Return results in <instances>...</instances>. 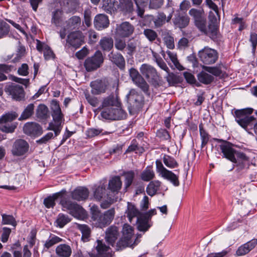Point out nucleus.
I'll return each mask as SVG.
<instances>
[{
  "instance_id": "obj_1",
  "label": "nucleus",
  "mask_w": 257,
  "mask_h": 257,
  "mask_svg": "<svg viewBox=\"0 0 257 257\" xmlns=\"http://www.w3.org/2000/svg\"><path fill=\"white\" fill-rule=\"evenodd\" d=\"M65 190H62L59 192L49 196L44 200V204L48 208H53L55 205V200L61 198L60 204L63 210H69V213L75 218H79L85 215L84 209L75 202L69 200L66 196Z\"/></svg>"
},
{
  "instance_id": "obj_2",
  "label": "nucleus",
  "mask_w": 257,
  "mask_h": 257,
  "mask_svg": "<svg viewBox=\"0 0 257 257\" xmlns=\"http://www.w3.org/2000/svg\"><path fill=\"white\" fill-rule=\"evenodd\" d=\"M215 141L218 143H222L219 147L223 157L235 164L230 171L233 169L235 166L237 167L239 170H242L245 167V162L248 161V158L244 153L235 150L232 148L233 145L229 142L218 139H216Z\"/></svg>"
},
{
  "instance_id": "obj_3",
  "label": "nucleus",
  "mask_w": 257,
  "mask_h": 257,
  "mask_svg": "<svg viewBox=\"0 0 257 257\" xmlns=\"http://www.w3.org/2000/svg\"><path fill=\"white\" fill-rule=\"evenodd\" d=\"M125 213L129 221L132 222L134 217H137L136 223L137 228L140 231L146 232L150 227L149 223L152 216L156 214L155 209H152L145 213H141L134 204L127 202V210Z\"/></svg>"
},
{
  "instance_id": "obj_4",
  "label": "nucleus",
  "mask_w": 257,
  "mask_h": 257,
  "mask_svg": "<svg viewBox=\"0 0 257 257\" xmlns=\"http://www.w3.org/2000/svg\"><path fill=\"white\" fill-rule=\"evenodd\" d=\"M253 111V109L248 107L246 108L237 109L234 111V116L235 121L243 128L248 131L252 128L256 118L250 115Z\"/></svg>"
},
{
  "instance_id": "obj_5",
  "label": "nucleus",
  "mask_w": 257,
  "mask_h": 257,
  "mask_svg": "<svg viewBox=\"0 0 257 257\" xmlns=\"http://www.w3.org/2000/svg\"><path fill=\"white\" fill-rule=\"evenodd\" d=\"M52 110L51 115L53 117V121L49 124L47 130L54 132L55 137L57 136L60 133L62 126V120L63 118V114L62 113L58 101L53 100L51 104Z\"/></svg>"
},
{
  "instance_id": "obj_6",
  "label": "nucleus",
  "mask_w": 257,
  "mask_h": 257,
  "mask_svg": "<svg viewBox=\"0 0 257 257\" xmlns=\"http://www.w3.org/2000/svg\"><path fill=\"white\" fill-rule=\"evenodd\" d=\"M140 70L142 75L155 88L162 85L161 77L153 66L147 64H143L141 65Z\"/></svg>"
},
{
  "instance_id": "obj_7",
  "label": "nucleus",
  "mask_w": 257,
  "mask_h": 257,
  "mask_svg": "<svg viewBox=\"0 0 257 257\" xmlns=\"http://www.w3.org/2000/svg\"><path fill=\"white\" fill-rule=\"evenodd\" d=\"M115 214V210L112 208L103 213L99 211L93 210L92 212V218L96 221L98 226L103 228L109 225L112 221Z\"/></svg>"
},
{
  "instance_id": "obj_8",
  "label": "nucleus",
  "mask_w": 257,
  "mask_h": 257,
  "mask_svg": "<svg viewBox=\"0 0 257 257\" xmlns=\"http://www.w3.org/2000/svg\"><path fill=\"white\" fill-rule=\"evenodd\" d=\"M18 117V114L15 111H11L5 113L0 117V130L6 133H13L17 127V123L11 124H7L9 122L16 119Z\"/></svg>"
},
{
  "instance_id": "obj_9",
  "label": "nucleus",
  "mask_w": 257,
  "mask_h": 257,
  "mask_svg": "<svg viewBox=\"0 0 257 257\" xmlns=\"http://www.w3.org/2000/svg\"><path fill=\"white\" fill-rule=\"evenodd\" d=\"M104 61V57L100 50H97L94 55L87 58L84 62V66L87 72H92L100 68Z\"/></svg>"
},
{
  "instance_id": "obj_10",
  "label": "nucleus",
  "mask_w": 257,
  "mask_h": 257,
  "mask_svg": "<svg viewBox=\"0 0 257 257\" xmlns=\"http://www.w3.org/2000/svg\"><path fill=\"white\" fill-rule=\"evenodd\" d=\"M100 115L101 117L107 120H119L124 118L126 117V113L119 107L112 108H104L101 109Z\"/></svg>"
},
{
  "instance_id": "obj_11",
  "label": "nucleus",
  "mask_w": 257,
  "mask_h": 257,
  "mask_svg": "<svg viewBox=\"0 0 257 257\" xmlns=\"http://www.w3.org/2000/svg\"><path fill=\"white\" fill-rule=\"evenodd\" d=\"M122 236L116 243L117 246L120 248L132 245L133 244V228L130 225L125 224L122 228Z\"/></svg>"
},
{
  "instance_id": "obj_12",
  "label": "nucleus",
  "mask_w": 257,
  "mask_h": 257,
  "mask_svg": "<svg viewBox=\"0 0 257 257\" xmlns=\"http://www.w3.org/2000/svg\"><path fill=\"white\" fill-rule=\"evenodd\" d=\"M126 97L130 112L132 111H136L141 107L143 101V97L135 89H131Z\"/></svg>"
},
{
  "instance_id": "obj_13",
  "label": "nucleus",
  "mask_w": 257,
  "mask_h": 257,
  "mask_svg": "<svg viewBox=\"0 0 257 257\" xmlns=\"http://www.w3.org/2000/svg\"><path fill=\"white\" fill-rule=\"evenodd\" d=\"M129 75L134 83L140 88L145 93L149 95V85L139 71L134 68H131L129 70Z\"/></svg>"
},
{
  "instance_id": "obj_14",
  "label": "nucleus",
  "mask_w": 257,
  "mask_h": 257,
  "mask_svg": "<svg viewBox=\"0 0 257 257\" xmlns=\"http://www.w3.org/2000/svg\"><path fill=\"white\" fill-rule=\"evenodd\" d=\"M200 61L206 65L215 63L218 58V53L214 49L205 48L199 52Z\"/></svg>"
},
{
  "instance_id": "obj_15",
  "label": "nucleus",
  "mask_w": 257,
  "mask_h": 257,
  "mask_svg": "<svg viewBox=\"0 0 257 257\" xmlns=\"http://www.w3.org/2000/svg\"><path fill=\"white\" fill-rule=\"evenodd\" d=\"M84 43V37L80 31H74L69 33L66 39V46L72 47L75 49L79 48Z\"/></svg>"
},
{
  "instance_id": "obj_16",
  "label": "nucleus",
  "mask_w": 257,
  "mask_h": 257,
  "mask_svg": "<svg viewBox=\"0 0 257 257\" xmlns=\"http://www.w3.org/2000/svg\"><path fill=\"white\" fill-rule=\"evenodd\" d=\"M134 27L127 22L117 24L115 29L116 34L121 37L126 38L131 36L134 32Z\"/></svg>"
},
{
  "instance_id": "obj_17",
  "label": "nucleus",
  "mask_w": 257,
  "mask_h": 257,
  "mask_svg": "<svg viewBox=\"0 0 257 257\" xmlns=\"http://www.w3.org/2000/svg\"><path fill=\"white\" fill-rule=\"evenodd\" d=\"M29 148L28 143L23 139H18L14 143L12 153L16 156H21L24 155Z\"/></svg>"
},
{
  "instance_id": "obj_18",
  "label": "nucleus",
  "mask_w": 257,
  "mask_h": 257,
  "mask_svg": "<svg viewBox=\"0 0 257 257\" xmlns=\"http://www.w3.org/2000/svg\"><path fill=\"white\" fill-rule=\"evenodd\" d=\"M95 251L89 252L90 257H108L109 247L107 246L102 240H97Z\"/></svg>"
},
{
  "instance_id": "obj_19",
  "label": "nucleus",
  "mask_w": 257,
  "mask_h": 257,
  "mask_svg": "<svg viewBox=\"0 0 257 257\" xmlns=\"http://www.w3.org/2000/svg\"><path fill=\"white\" fill-rule=\"evenodd\" d=\"M6 91L9 92L16 100H21L25 96L23 87L19 84L12 83L8 86Z\"/></svg>"
},
{
  "instance_id": "obj_20",
  "label": "nucleus",
  "mask_w": 257,
  "mask_h": 257,
  "mask_svg": "<svg viewBox=\"0 0 257 257\" xmlns=\"http://www.w3.org/2000/svg\"><path fill=\"white\" fill-rule=\"evenodd\" d=\"M23 131L25 134L33 137L40 136L43 133L41 125L33 122L26 123L23 127Z\"/></svg>"
},
{
  "instance_id": "obj_21",
  "label": "nucleus",
  "mask_w": 257,
  "mask_h": 257,
  "mask_svg": "<svg viewBox=\"0 0 257 257\" xmlns=\"http://www.w3.org/2000/svg\"><path fill=\"white\" fill-rule=\"evenodd\" d=\"M119 234L118 227L111 225L107 228L105 231V240L108 244L113 246L119 236Z\"/></svg>"
},
{
  "instance_id": "obj_22",
  "label": "nucleus",
  "mask_w": 257,
  "mask_h": 257,
  "mask_svg": "<svg viewBox=\"0 0 257 257\" xmlns=\"http://www.w3.org/2000/svg\"><path fill=\"white\" fill-rule=\"evenodd\" d=\"M90 86L91 93L94 95H98L105 92L107 83L104 80L97 79L91 82Z\"/></svg>"
},
{
  "instance_id": "obj_23",
  "label": "nucleus",
  "mask_w": 257,
  "mask_h": 257,
  "mask_svg": "<svg viewBox=\"0 0 257 257\" xmlns=\"http://www.w3.org/2000/svg\"><path fill=\"white\" fill-rule=\"evenodd\" d=\"M89 192L88 189L84 187H78L71 192V197L73 199L80 201L87 199Z\"/></svg>"
},
{
  "instance_id": "obj_24",
  "label": "nucleus",
  "mask_w": 257,
  "mask_h": 257,
  "mask_svg": "<svg viewBox=\"0 0 257 257\" xmlns=\"http://www.w3.org/2000/svg\"><path fill=\"white\" fill-rule=\"evenodd\" d=\"M109 60L115 64L120 70L125 68V62L123 56L118 52H111L108 55Z\"/></svg>"
},
{
  "instance_id": "obj_25",
  "label": "nucleus",
  "mask_w": 257,
  "mask_h": 257,
  "mask_svg": "<svg viewBox=\"0 0 257 257\" xmlns=\"http://www.w3.org/2000/svg\"><path fill=\"white\" fill-rule=\"evenodd\" d=\"M257 244V239L253 238L247 242L240 246L236 251L238 256L244 255L254 248Z\"/></svg>"
},
{
  "instance_id": "obj_26",
  "label": "nucleus",
  "mask_w": 257,
  "mask_h": 257,
  "mask_svg": "<svg viewBox=\"0 0 257 257\" xmlns=\"http://www.w3.org/2000/svg\"><path fill=\"white\" fill-rule=\"evenodd\" d=\"M109 21L108 17L104 14H98L94 18V25L98 30L106 28L108 27Z\"/></svg>"
},
{
  "instance_id": "obj_27",
  "label": "nucleus",
  "mask_w": 257,
  "mask_h": 257,
  "mask_svg": "<svg viewBox=\"0 0 257 257\" xmlns=\"http://www.w3.org/2000/svg\"><path fill=\"white\" fill-rule=\"evenodd\" d=\"M119 106H121L120 102L118 98L113 95H110L103 99L99 108L102 109Z\"/></svg>"
},
{
  "instance_id": "obj_28",
  "label": "nucleus",
  "mask_w": 257,
  "mask_h": 257,
  "mask_svg": "<svg viewBox=\"0 0 257 257\" xmlns=\"http://www.w3.org/2000/svg\"><path fill=\"white\" fill-rule=\"evenodd\" d=\"M218 20L216 17L212 13H210L209 15V24L208 27L210 30L212 39L215 40L217 38L218 28H217Z\"/></svg>"
},
{
  "instance_id": "obj_29",
  "label": "nucleus",
  "mask_w": 257,
  "mask_h": 257,
  "mask_svg": "<svg viewBox=\"0 0 257 257\" xmlns=\"http://www.w3.org/2000/svg\"><path fill=\"white\" fill-rule=\"evenodd\" d=\"M173 12L172 11L168 16L163 12L158 13L156 18L153 20L155 28H160L164 25L166 22H169L172 17Z\"/></svg>"
},
{
  "instance_id": "obj_30",
  "label": "nucleus",
  "mask_w": 257,
  "mask_h": 257,
  "mask_svg": "<svg viewBox=\"0 0 257 257\" xmlns=\"http://www.w3.org/2000/svg\"><path fill=\"white\" fill-rule=\"evenodd\" d=\"M117 10L124 13H132L134 10L133 3L132 0H119L117 2Z\"/></svg>"
},
{
  "instance_id": "obj_31",
  "label": "nucleus",
  "mask_w": 257,
  "mask_h": 257,
  "mask_svg": "<svg viewBox=\"0 0 257 257\" xmlns=\"http://www.w3.org/2000/svg\"><path fill=\"white\" fill-rule=\"evenodd\" d=\"M173 22L174 25L178 27L184 28L188 25L189 18L186 15L178 13L175 16Z\"/></svg>"
},
{
  "instance_id": "obj_32",
  "label": "nucleus",
  "mask_w": 257,
  "mask_h": 257,
  "mask_svg": "<svg viewBox=\"0 0 257 257\" xmlns=\"http://www.w3.org/2000/svg\"><path fill=\"white\" fill-rule=\"evenodd\" d=\"M56 253L58 257H70L72 248L68 244H60L56 248Z\"/></svg>"
},
{
  "instance_id": "obj_33",
  "label": "nucleus",
  "mask_w": 257,
  "mask_h": 257,
  "mask_svg": "<svg viewBox=\"0 0 257 257\" xmlns=\"http://www.w3.org/2000/svg\"><path fill=\"white\" fill-rule=\"evenodd\" d=\"M106 187V185L102 184L98 186L94 189V197L96 200L100 201L102 200V199H105L107 196L110 195L107 193Z\"/></svg>"
},
{
  "instance_id": "obj_34",
  "label": "nucleus",
  "mask_w": 257,
  "mask_h": 257,
  "mask_svg": "<svg viewBox=\"0 0 257 257\" xmlns=\"http://www.w3.org/2000/svg\"><path fill=\"white\" fill-rule=\"evenodd\" d=\"M194 22L195 26L202 33L209 37L212 39L210 30H209L208 26L207 27H206V20L204 17L196 20Z\"/></svg>"
},
{
  "instance_id": "obj_35",
  "label": "nucleus",
  "mask_w": 257,
  "mask_h": 257,
  "mask_svg": "<svg viewBox=\"0 0 257 257\" xmlns=\"http://www.w3.org/2000/svg\"><path fill=\"white\" fill-rule=\"evenodd\" d=\"M117 2L115 0H103L102 8L108 14H112L117 11Z\"/></svg>"
},
{
  "instance_id": "obj_36",
  "label": "nucleus",
  "mask_w": 257,
  "mask_h": 257,
  "mask_svg": "<svg viewBox=\"0 0 257 257\" xmlns=\"http://www.w3.org/2000/svg\"><path fill=\"white\" fill-rule=\"evenodd\" d=\"M122 182L120 177L114 176L109 180L108 188L112 192L117 193L121 188Z\"/></svg>"
},
{
  "instance_id": "obj_37",
  "label": "nucleus",
  "mask_w": 257,
  "mask_h": 257,
  "mask_svg": "<svg viewBox=\"0 0 257 257\" xmlns=\"http://www.w3.org/2000/svg\"><path fill=\"white\" fill-rule=\"evenodd\" d=\"M101 49L104 51H109L113 46V39L110 37H103L99 41Z\"/></svg>"
},
{
  "instance_id": "obj_38",
  "label": "nucleus",
  "mask_w": 257,
  "mask_h": 257,
  "mask_svg": "<svg viewBox=\"0 0 257 257\" xmlns=\"http://www.w3.org/2000/svg\"><path fill=\"white\" fill-rule=\"evenodd\" d=\"M66 23V28L72 30L78 29L81 25V20L79 16H74L69 19Z\"/></svg>"
},
{
  "instance_id": "obj_39",
  "label": "nucleus",
  "mask_w": 257,
  "mask_h": 257,
  "mask_svg": "<svg viewBox=\"0 0 257 257\" xmlns=\"http://www.w3.org/2000/svg\"><path fill=\"white\" fill-rule=\"evenodd\" d=\"M161 184V182L158 180L150 182L146 189L147 194L151 196L155 195L159 189Z\"/></svg>"
},
{
  "instance_id": "obj_40",
  "label": "nucleus",
  "mask_w": 257,
  "mask_h": 257,
  "mask_svg": "<svg viewBox=\"0 0 257 257\" xmlns=\"http://www.w3.org/2000/svg\"><path fill=\"white\" fill-rule=\"evenodd\" d=\"M34 105L33 103L28 104L22 112L18 118L19 120H26L31 117L34 112Z\"/></svg>"
},
{
  "instance_id": "obj_41",
  "label": "nucleus",
  "mask_w": 257,
  "mask_h": 257,
  "mask_svg": "<svg viewBox=\"0 0 257 257\" xmlns=\"http://www.w3.org/2000/svg\"><path fill=\"white\" fill-rule=\"evenodd\" d=\"M198 80L204 84H210L214 80V77L205 71H201L197 75Z\"/></svg>"
},
{
  "instance_id": "obj_42",
  "label": "nucleus",
  "mask_w": 257,
  "mask_h": 257,
  "mask_svg": "<svg viewBox=\"0 0 257 257\" xmlns=\"http://www.w3.org/2000/svg\"><path fill=\"white\" fill-rule=\"evenodd\" d=\"M78 228L82 233L81 239L84 242H87L89 240L90 235V228L85 224H78Z\"/></svg>"
},
{
  "instance_id": "obj_43",
  "label": "nucleus",
  "mask_w": 257,
  "mask_h": 257,
  "mask_svg": "<svg viewBox=\"0 0 257 257\" xmlns=\"http://www.w3.org/2000/svg\"><path fill=\"white\" fill-rule=\"evenodd\" d=\"M162 177L170 181L175 186H178L180 184L178 176L171 171L168 170Z\"/></svg>"
},
{
  "instance_id": "obj_44",
  "label": "nucleus",
  "mask_w": 257,
  "mask_h": 257,
  "mask_svg": "<svg viewBox=\"0 0 257 257\" xmlns=\"http://www.w3.org/2000/svg\"><path fill=\"white\" fill-rule=\"evenodd\" d=\"M36 115L40 119H46L49 116L48 107L44 104H40L37 108Z\"/></svg>"
},
{
  "instance_id": "obj_45",
  "label": "nucleus",
  "mask_w": 257,
  "mask_h": 257,
  "mask_svg": "<svg viewBox=\"0 0 257 257\" xmlns=\"http://www.w3.org/2000/svg\"><path fill=\"white\" fill-rule=\"evenodd\" d=\"M137 7L138 15L142 17L144 13L145 8L149 6L150 0H134Z\"/></svg>"
},
{
  "instance_id": "obj_46",
  "label": "nucleus",
  "mask_w": 257,
  "mask_h": 257,
  "mask_svg": "<svg viewBox=\"0 0 257 257\" xmlns=\"http://www.w3.org/2000/svg\"><path fill=\"white\" fill-rule=\"evenodd\" d=\"M155 177V174L153 170L149 167H147L146 169L142 173L141 177L144 181H149L153 179Z\"/></svg>"
},
{
  "instance_id": "obj_47",
  "label": "nucleus",
  "mask_w": 257,
  "mask_h": 257,
  "mask_svg": "<svg viewBox=\"0 0 257 257\" xmlns=\"http://www.w3.org/2000/svg\"><path fill=\"white\" fill-rule=\"evenodd\" d=\"M62 241V239L60 237L51 234L49 238L46 241L44 246L47 248H49L54 244L58 243Z\"/></svg>"
},
{
  "instance_id": "obj_48",
  "label": "nucleus",
  "mask_w": 257,
  "mask_h": 257,
  "mask_svg": "<svg viewBox=\"0 0 257 257\" xmlns=\"http://www.w3.org/2000/svg\"><path fill=\"white\" fill-rule=\"evenodd\" d=\"M167 54L173 64L175 68L179 70H183L184 69V67L180 64L179 61L178 60L176 54L172 53L170 51H167Z\"/></svg>"
},
{
  "instance_id": "obj_49",
  "label": "nucleus",
  "mask_w": 257,
  "mask_h": 257,
  "mask_svg": "<svg viewBox=\"0 0 257 257\" xmlns=\"http://www.w3.org/2000/svg\"><path fill=\"white\" fill-rule=\"evenodd\" d=\"M70 221V219L69 218L68 215L60 213L58 215L55 222L57 224V226L62 228Z\"/></svg>"
},
{
  "instance_id": "obj_50",
  "label": "nucleus",
  "mask_w": 257,
  "mask_h": 257,
  "mask_svg": "<svg viewBox=\"0 0 257 257\" xmlns=\"http://www.w3.org/2000/svg\"><path fill=\"white\" fill-rule=\"evenodd\" d=\"M143 34L151 42H154L158 38V34L157 32L151 29H144Z\"/></svg>"
},
{
  "instance_id": "obj_51",
  "label": "nucleus",
  "mask_w": 257,
  "mask_h": 257,
  "mask_svg": "<svg viewBox=\"0 0 257 257\" xmlns=\"http://www.w3.org/2000/svg\"><path fill=\"white\" fill-rule=\"evenodd\" d=\"M200 137L201 139V147L205 146L209 141V136L206 131L203 128L202 124L199 126Z\"/></svg>"
},
{
  "instance_id": "obj_52",
  "label": "nucleus",
  "mask_w": 257,
  "mask_h": 257,
  "mask_svg": "<svg viewBox=\"0 0 257 257\" xmlns=\"http://www.w3.org/2000/svg\"><path fill=\"white\" fill-rule=\"evenodd\" d=\"M123 175L125 176L124 184L126 188L129 187L135 178V172L133 171L124 172Z\"/></svg>"
},
{
  "instance_id": "obj_53",
  "label": "nucleus",
  "mask_w": 257,
  "mask_h": 257,
  "mask_svg": "<svg viewBox=\"0 0 257 257\" xmlns=\"http://www.w3.org/2000/svg\"><path fill=\"white\" fill-rule=\"evenodd\" d=\"M10 31L9 25L3 20H0V39L6 36Z\"/></svg>"
},
{
  "instance_id": "obj_54",
  "label": "nucleus",
  "mask_w": 257,
  "mask_h": 257,
  "mask_svg": "<svg viewBox=\"0 0 257 257\" xmlns=\"http://www.w3.org/2000/svg\"><path fill=\"white\" fill-rule=\"evenodd\" d=\"M166 80L169 86H173L181 82V78L179 76L175 75L173 73H170L166 77Z\"/></svg>"
},
{
  "instance_id": "obj_55",
  "label": "nucleus",
  "mask_w": 257,
  "mask_h": 257,
  "mask_svg": "<svg viewBox=\"0 0 257 257\" xmlns=\"http://www.w3.org/2000/svg\"><path fill=\"white\" fill-rule=\"evenodd\" d=\"M13 68V67L11 65L0 64V81L7 79V77L4 73H9Z\"/></svg>"
},
{
  "instance_id": "obj_56",
  "label": "nucleus",
  "mask_w": 257,
  "mask_h": 257,
  "mask_svg": "<svg viewBox=\"0 0 257 257\" xmlns=\"http://www.w3.org/2000/svg\"><path fill=\"white\" fill-rule=\"evenodd\" d=\"M137 46V42L135 41L130 40L127 42L125 48L127 50V54L130 56H133L136 51Z\"/></svg>"
},
{
  "instance_id": "obj_57",
  "label": "nucleus",
  "mask_w": 257,
  "mask_h": 257,
  "mask_svg": "<svg viewBox=\"0 0 257 257\" xmlns=\"http://www.w3.org/2000/svg\"><path fill=\"white\" fill-rule=\"evenodd\" d=\"M203 69L215 76H220L222 72L220 66L208 67L204 66Z\"/></svg>"
},
{
  "instance_id": "obj_58",
  "label": "nucleus",
  "mask_w": 257,
  "mask_h": 257,
  "mask_svg": "<svg viewBox=\"0 0 257 257\" xmlns=\"http://www.w3.org/2000/svg\"><path fill=\"white\" fill-rule=\"evenodd\" d=\"M2 223L4 224H11L15 227L17 225V222L12 215L3 214Z\"/></svg>"
},
{
  "instance_id": "obj_59",
  "label": "nucleus",
  "mask_w": 257,
  "mask_h": 257,
  "mask_svg": "<svg viewBox=\"0 0 257 257\" xmlns=\"http://www.w3.org/2000/svg\"><path fill=\"white\" fill-rule=\"evenodd\" d=\"M189 14L191 17L193 18L194 22L196 21V20H198L204 17L203 16V10H197L193 8L189 11Z\"/></svg>"
},
{
  "instance_id": "obj_60",
  "label": "nucleus",
  "mask_w": 257,
  "mask_h": 257,
  "mask_svg": "<svg viewBox=\"0 0 257 257\" xmlns=\"http://www.w3.org/2000/svg\"><path fill=\"white\" fill-rule=\"evenodd\" d=\"M80 0H67L66 6L69 12L76 11L79 7Z\"/></svg>"
},
{
  "instance_id": "obj_61",
  "label": "nucleus",
  "mask_w": 257,
  "mask_h": 257,
  "mask_svg": "<svg viewBox=\"0 0 257 257\" xmlns=\"http://www.w3.org/2000/svg\"><path fill=\"white\" fill-rule=\"evenodd\" d=\"M114 47L117 50L123 52L126 47L125 40L121 38L115 39Z\"/></svg>"
},
{
  "instance_id": "obj_62",
  "label": "nucleus",
  "mask_w": 257,
  "mask_h": 257,
  "mask_svg": "<svg viewBox=\"0 0 257 257\" xmlns=\"http://www.w3.org/2000/svg\"><path fill=\"white\" fill-rule=\"evenodd\" d=\"M163 162L166 166L171 168H173L178 166V164L175 160L170 156H165L163 159Z\"/></svg>"
},
{
  "instance_id": "obj_63",
  "label": "nucleus",
  "mask_w": 257,
  "mask_h": 257,
  "mask_svg": "<svg viewBox=\"0 0 257 257\" xmlns=\"http://www.w3.org/2000/svg\"><path fill=\"white\" fill-rule=\"evenodd\" d=\"M62 15V11L60 9H57L54 11L52 13V23L57 25L60 22Z\"/></svg>"
},
{
  "instance_id": "obj_64",
  "label": "nucleus",
  "mask_w": 257,
  "mask_h": 257,
  "mask_svg": "<svg viewBox=\"0 0 257 257\" xmlns=\"http://www.w3.org/2000/svg\"><path fill=\"white\" fill-rule=\"evenodd\" d=\"M102 202L100 204V206L103 209L108 208L114 202V199L110 195L107 196L105 199H102Z\"/></svg>"
}]
</instances>
